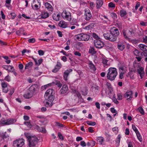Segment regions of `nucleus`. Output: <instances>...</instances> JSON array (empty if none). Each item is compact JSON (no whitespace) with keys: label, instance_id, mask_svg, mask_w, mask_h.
<instances>
[{"label":"nucleus","instance_id":"nucleus-1","mask_svg":"<svg viewBox=\"0 0 147 147\" xmlns=\"http://www.w3.org/2000/svg\"><path fill=\"white\" fill-rule=\"evenodd\" d=\"M24 135L29 142L30 147H34L37 143L38 139L36 136H32L30 134L27 132H25Z\"/></svg>","mask_w":147,"mask_h":147},{"label":"nucleus","instance_id":"nucleus-2","mask_svg":"<svg viewBox=\"0 0 147 147\" xmlns=\"http://www.w3.org/2000/svg\"><path fill=\"white\" fill-rule=\"evenodd\" d=\"M108 72L107 74V76L109 80L113 81L114 80L117 74V70L114 67H110L108 69Z\"/></svg>","mask_w":147,"mask_h":147},{"label":"nucleus","instance_id":"nucleus-3","mask_svg":"<svg viewBox=\"0 0 147 147\" xmlns=\"http://www.w3.org/2000/svg\"><path fill=\"white\" fill-rule=\"evenodd\" d=\"M35 89V86H31L24 94L23 95L24 98L26 99H29L32 98L34 94Z\"/></svg>","mask_w":147,"mask_h":147},{"label":"nucleus","instance_id":"nucleus-4","mask_svg":"<svg viewBox=\"0 0 147 147\" xmlns=\"http://www.w3.org/2000/svg\"><path fill=\"white\" fill-rule=\"evenodd\" d=\"M75 38L78 40L87 41L89 40L90 36L88 35L81 33L76 35Z\"/></svg>","mask_w":147,"mask_h":147},{"label":"nucleus","instance_id":"nucleus-5","mask_svg":"<svg viewBox=\"0 0 147 147\" xmlns=\"http://www.w3.org/2000/svg\"><path fill=\"white\" fill-rule=\"evenodd\" d=\"M110 33L112 38V39H113V41H115L119 34V30L115 27H113L111 29Z\"/></svg>","mask_w":147,"mask_h":147},{"label":"nucleus","instance_id":"nucleus-6","mask_svg":"<svg viewBox=\"0 0 147 147\" xmlns=\"http://www.w3.org/2000/svg\"><path fill=\"white\" fill-rule=\"evenodd\" d=\"M16 121L15 119L10 118L7 119H2L1 120V126L4 125H9L12 124Z\"/></svg>","mask_w":147,"mask_h":147},{"label":"nucleus","instance_id":"nucleus-7","mask_svg":"<svg viewBox=\"0 0 147 147\" xmlns=\"http://www.w3.org/2000/svg\"><path fill=\"white\" fill-rule=\"evenodd\" d=\"M24 144V140L22 138L17 139L13 142V145L15 147H22Z\"/></svg>","mask_w":147,"mask_h":147},{"label":"nucleus","instance_id":"nucleus-8","mask_svg":"<svg viewBox=\"0 0 147 147\" xmlns=\"http://www.w3.org/2000/svg\"><path fill=\"white\" fill-rule=\"evenodd\" d=\"M54 94V91L51 89L48 90L45 92V96L46 98L53 99V95Z\"/></svg>","mask_w":147,"mask_h":147},{"label":"nucleus","instance_id":"nucleus-9","mask_svg":"<svg viewBox=\"0 0 147 147\" xmlns=\"http://www.w3.org/2000/svg\"><path fill=\"white\" fill-rule=\"evenodd\" d=\"M62 16L64 19L70 21L71 19V13L68 11H63L62 13Z\"/></svg>","mask_w":147,"mask_h":147},{"label":"nucleus","instance_id":"nucleus-10","mask_svg":"<svg viewBox=\"0 0 147 147\" xmlns=\"http://www.w3.org/2000/svg\"><path fill=\"white\" fill-rule=\"evenodd\" d=\"M94 46L96 48L98 49L101 48L104 45V42L101 40L98 39H96L94 40Z\"/></svg>","mask_w":147,"mask_h":147},{"label":"nucleus","instance_id":"nucleus-11","mask_svg":"<svg viewBox=\"0 0 147 147\" xmlns=\"http://www.w3.org/2000/svg\"><path fill=\"white\" fill-rule=\"evenodd\" d=\"M31 6L34 9L38 10L40 7V3L38 0H34L32 3Z\"/></svg>","mask_w":147,"mask_h":147},{"label":"nucleus","instance_id":"nucleus-12","mask_svg":"<svg viewBox=\"0 0 147 147\" xmlns=\"http://www.w3.org/2000/svg\"><path fill=\"white\" fill-rule=\"evenodd\" d=\"M112 61L111 59H107L106 58H103L102 63L104 67L107 68L110 65L111 62Z\"/></svg>","mask_w":147,"mask_h":147},{"label":"nucleus","instance_id":"nucleus-13","mask_svg":"<svg viewBox=\"0 0 147 147\" xmlns=\"http://www.w3.org/2000/svg\"><path fill=\"white\" fill-rule=\"evenodd\" d=\"M1 85L3 92L5 93H7L9 91L8 89L7 88L8 85V83L4 82H2Z\"/></svg>","mask_w":147,"mask_h":147},{"label":"nucleus","instance_id":"nucleus-14","mask_svg":"<svg viewBox=\"0 0 147 147\" xmlns=\"http://www.w3.org/2000/svg\"><path fill=\"white\" fill-rule=\"evenodd\" d=\"M137 71L140 74L141 78H142L144 75V68L141 66H138L137 68Z\"/></svg>","mask_w":147,"mask_h":147},{"label":"nucleus","instance_id":"nucleus-15","mask_svg":"<svg viewBox=\"0 0 147 147\" xmlns=\"http://www.w3.org/2000/svg\"><path fill=\"white\" fill-rule=\"evenodd\" d=\"M123 33L124 37L126 39L128 38V37H130L133 35L132 32L129 30H123Z\"/></svg>","mask_w":147,"mask_h":147},{"label":"nucleus","instance_id":"nucleus-16","mask_svg":"<svg viewBox=\"0 0 147 147\" xmlns=\"http://www.w3.org/2000/svg\"><path fill=\"white\" fill-rule=\"evenodd\" d=\"M133 92L131 91H129L126 92L125 94V98L128 101L131 100L132 98Z\"/></svg>","mask_w":147,"mask_h":147},{"label":"nucleus","instance_id":"nucleus-17","mask_svg":"<svg viewBox=\"0 0 147 147\" xmlns=\"http://www.w3.org/2000/svg\"><path fill=\"white\" fill-rule=\"evenodd\" d=\"M53 100V99L46 98V100L44 101L45 106L47 107H49L52 106L53 105L52 103Z\"/></svg>","mask_w":147,"mask_h":147},{"label":"nucleus","instance_id":"nucleus-18","mask_svg":"<svg viewBox=\"0 0 147 147\" xmlns=\"http://www.w3.org/2000/svg\"><path fill=\"white\" fill-rule=\"evenodd\" d=\"M91 17L92 16L90 10L88 9L86 10L85 11V19L87 20H88L91 19Z\"/></svg>","mask_w":147,"mask_h":147},{"label":"nucleus","instance_id":"nucleus-19","mask_svg":"<svg viewBox=\"0 0 147 147\" xmlns=\"http://www.w3.org/2000/svg\"><path fill=\"white\" fill-rule=\"evenodd\" d=\"M2 67L10 72H13L14 70L13 67L10 65H3Z\"/></svg>","mask_w":147,"mask_h":147},{"label":"nucleus","instance_id":"nucleus-20","mask_svg":"<svg viewBox=\"0 0 147 147\" xmlns=\"http://www.w3.org/2000/svg\"><path fill=\"white\" fill-rule=\"evenodd\" d=\"M108 94L109 95L110 98L112 99L114 103L116 104H118L119 103L118 101L115 98V94L114 92L110 94Z\"/></svg>","mask_w":147,"mask_h":147},{"label":"nucleus","instance_id":"nucleus-21","mask_svg":"<svg viewBox=\"0 0 147 147\" xmlns=\"http://www.w3.org/2000/svg\"><path fill=\"white\" fill-rule=\"evenodd\" d=\"M103 36L105 39L111 41H113V39H112V38L111 33H110L109 32L105 33L103 34Z\"/></svg>","mask_w":147,"mask_h":147},{"label":"nucleus","instance_id":"nucleus-22","mask_svg":"<svg viewBox=\"0 0 147 147\" xmlns=\"http://www.w3.org/2000/svg\"><path fill=\"white\" fill-rule=\"evenodd\" d=\"M72 71V69H69L67 70L64 71V73L63 77L65 80H67V77L69 73Z\"/></svg>","mask_w":147,"mask_h":147},{"label":"nucleus","instance_id":"nucleus-23","mask_svg":"<svg viewBox=\"0 0 147 147\" xmlns=\"http://www.w3.org/2000/svg\"><path fill=\"white\" fill-rule=\"evenodd\" d=\"M88 67L91 71H94L96 70L95 67L92 61H89L88 63Z\"/></svg>","mask_w":147,"mask_h":147},{"label":"nucleus","instance_id":"nucleus-24","mask_svg":"<svg viewBox=\"0 0 147 147\" xmlns=\"http://www.w3.org/2000/svg\"><path fill=\"white\" fill-rule=\"evenodd\" d=\"M45 6L48 11L51 12L53 11V7L50 3L48 2L46 3H45Z\"/></svg>","mask_w":147,"mask_h":147},{"label":"nucleus","instance_id":"nucleus-25","mask_svg":"<svg viewBox=\"0 0 147 147\" xmlns=\"http://www.w3.org/2000/svg\"><path fill=\"white\" fill-rule=\"evenodd\" d=\"M68 88L66 85H63L60 91L61 93L64 94L66 93L68 90Z\"/></svg>","mask_w":147,"mask_h":147},{"label":"nucleus","instance_id":"nucleus-26","mask_svg":"<svg viewBox=\"0 0 147 147\" xmlns=\"http://www.w3.org/2000/svg\"><path fill=\"white\" fill-rule=\"evenodd\" d=\"M97 141L98 142L99 144L102 145H105V144L104 143V139L102 137H98L96 138Z\"/></svg>","mask_w":147,"mask_h":147},{"label":"nucleus","instance_id":"nucleus-27","mask_svg":"<svg viewBox=\"0 0 147 147\" xmlns=\"http://www.w3.org/2000/svg\"><path fill=\"white\" fill-rule=\"evenodd\" d=\"M59 26L62 28H65L67 27V22L63 21H61L59 24Z\"/></svg>","mask_w":147,"mask_h":147},{"label":"nucleus","instance_id":"nucleus-28","mask_svg":"<svg viewBox=\"0 0 147 147\" xmlns=\"http://www.w3.org/2000/svg\"><path fill=\"white\" fill-rule=\"evenodd\" d=\"M95 26V24L94 23H91L88 25L85 26L84 28V29L87 30H89L93 28Z\"/></svg>","mask_w":147,"mask_h":147},{"label":"nucleus","instance_id":"nucleus-29","mask_svg":"<svg viewBox=\"0 0 147 147\" xmlns=\"http://www.w3.org/2000/svg\"><path fill=\"white\" fill-rule=\"evenodd\" d=\"M125 47V45H124L123 43L119 42L118 44L117 48L121 51L123 50Z\"/></svg>","mask_w":147,"mask_h":147},{"label":"nucleus","instance_id":"nucleus-30","mask_svg":"<svg viewBox=\"0 0 147 147\" xmlns=\"http://www.w3.org/2000/svg\"><path fill=\"white\" fill-rule=\"evenodd\" d=\"M60 16V15L57 13H54L53 15V18L56 21H58L59 20Z\"/></svg>","mask_w":147,"mask_h":147},{"label":"nucleus","instance_id":"nucleus-31","mask_svg":"<svg viewBox=\"0 0 147 147\" xmlns=\"http://www.w3.org/2000/svg\"><path fill=\"white\" fill-rule=\"evenodd\" d=\"M140 49L142 51H147V46L145 45L140 44L138 46Z\"/></svg>","mask_w":147,"mask_h":147},{"label":"nucleus","instance_id":"nucleus-32","mask_svg":"<svg viewBox=\"0 0 147 147\" xmlns=\"http://www.w3.org/2000/svg\"><path fill=\"white\" fill-rule=\"evenodd\" d=\"M61 65L60 63L57 64L53 69L52 71L54 73L57 72L61 68Z\"/></svg>","mask_w":147,"mask_h":147},{"label":"nucleus","instance_id":"nucleus-33","mask_svg":"<svg viewBox=\"0 0 147 147\" xmlns=\"http://www.w3.org/2000/svg\"><path fill=\"white\" fill-rule=\"evenodd\" d=\"M49 13L47 12L44 11L42 12L41 14V17L42 18H46L49 16Z\"/></svg>","mask_w":147,"mask_h":147},{"label":"nucleus","instance_id":"nucleus-34","mask_svg":"<svg viewBox=\"0 0 147 147\" xmlns=\"http://www.w3.org/2000/svg\"><path fill=\"white\" fill-rule=\"evenodd\" d=\"M32 59L34 61L35 65H40L42 62V59H40L38 60H37L34 58H33Z\"/></svg>","mask_w":147,"mask_h":147},{"label":"nucleus","instance_id":"nucleus-35","mask_svg":"<svg viewBox=\"0 0 147 147\" xmlns=\"http://www.w3.org/2000/svg\"><path fill=\"white\" fill-rule=\"evenodd\" d=\"M103 2L102 0H97L96 2V7L97 8L100 7L102 5Z\"/></svg>","mask_w":147,"mask_h":147},{"label":"nucleus","instance_id":"nucleus-36","mask_svg":"<svg viewBox=\"0 0 147 147\" xmlns=\"http://www.w3.org/2000/svg\"><path fill=\"white\" fill-rule=\"evenodd\" d=\"M106 84L110 92V93H109V94H110L113 92V88L110 84L107 82Z\"/></svg>","mask_w":147,"mask_h":147},{"label":"nucleus","instance_id":"nucleus-37","mask_svg":"<svg viewBox=\"0 0 147 147\" xmlns=\"http://www.w3.org/2000/svg\"><path fill=\"white\" fill-rule=\"evenodd\" d=\"M119 73L125 74L126 72V68L124 66H120L119 68Z\"/></svg>","mask_w":147,"mask_h":147},{"label":"nucleus","instance_id":"nucleus-38","mask_svg":"<svg viewBox=\"0 0 147 147\" xmlns=\"http://www.w3.org/2000/svg\"><path fill=\"white\" fill-rule=\"evenodd\" d=\"M121 137V136L119 134L118 135L116 139V144L117 146H119V145Z\"/></svg>","mask_w":147,"mask_h":147},{"label":"nucleus","instance_id":"nucleus-39","mask_svg":"<svg viewBox=\"0 0 147 147\" xmlns=\"http://www.w3.org/2000/svg\"><path fill=\"white\" fill-rule=\"evenodd\" d=\"M120 14L121 17H123L127 14V12L126 11L123 9L120 11Z\"/></svg>","mask_w":147,"mask_h":147},{"label":"nucleus","instance_id":"nucleus-40","mask_svg":"<svg viewBox=\"0 0 147 147\" xmlns=\"http://www.w3.org/2000/svg\"><path fill=\"white\" fill-rule=\"evenodd\" d=\"M137 110H138L142 115H144V109L142 107H139Z\"/></svg>","mask_w":147,"mask_h":147},{"label":"nucleus","instance_id":"nucleus-41","mask_svg":"<svg viewBox=\"0 0 147 147\" xmlns=\"http://www.w3.org/2000/svg\"><path fill=\"white\" fill-rule=\"evenodd\" d=\"M33 63L32 62L30 61L28 63H27L25 65V69H28L29 67H31Z\"/></svg>","mask_w":147,"mask_h":147},{"label":"nucleus","instance_id":"nucleus-42","mask_svg":"<svg viewBox=\"0 0 147 147\" xmlns=\"http://www.w3.org/2000/svg\"><path fill=\"white\" fill-rule=\"evenodd\" d=\"M136 135L137 136L138 139L140 142H142V137L140 134L139 132H138L136 133Z\"/></svg>","mask_w":147,"mask_h":147},{"label":"nucleus","instance_id":"nucleus-43","mask_svg":"<svg viewBox=\"0 0 147 147\" xmlns=\"http://www.w3.org/2000/svg\"><path fill=\"white\" fill-rule=\"evenodd\" d=\"M115 7V4L112 2H110L108 4V7L109 8H114Z\"/></svg>","mask_w":147,"mask_h":147},{"label":"nucleus","instance_id":"nucleus-44","mask_svg":"<svg viewBox=\"0 0 147 147\" xmlns=\"http://www.w3.org/2000/svg\"><path fill=\"white\" fill-rule=\"evenodd\" d=\"M86 123L87 124L90 125L94 126L96 124V123L95 122H92L90 121H87Z\"/></svg>","mask_w":147,"mask_h":147},{"label":"nucleus","instance_id":"nucleus-45","mask_svg":"<svg viewBox=\"0 0 147 147\" xmlns=\"http://www.w3.org/2000/svg\"><path fill=\"white\" fill-rule=\"evenodd\" d=\"M132 129H133V130L135 131L136 133L139 132L135 125L133 124L132 125Z\"/></svg>","mask_w":147,"mask_h":147},{"label":"nucleus","instance_id":"nucleus-46","mask_svg":"<svg viewBox=\"0 0 147 147\" xmlns=\"http://www.w3.org/2000/svg\"><path fill=\"white\" fill-rule=\"evenodd\" d=\"M110 16L111 17L113 18V19H115L117 18V16L116 14L114 13H111Z\"/></svg>","mask_w":147,"mask_h":147},{"label":"nucleus","instance_id":"nucleus-47","mask_svg":"<svg viewBox=\"0 0 147 147\" xmlns=\"http://www.w3.org/2000/svg\"><path fill=\"white\" fill-rule=\"evenodd\" d=\"M16 14L14 13H10L9 15V16L11 17V18L12 19H14L16 16Z\"/></svg>","mask_w":147,"mask_h":147},{"label":"nucleus","instance_id":"nucleus-48","mask_svg":"<svg viewBox=\"0 0 147 147\" xmlns=\"http://www.w3.org/2000/svg\"><path fill=\"white\" fill-rule=\"evenodd\" d=\"M89 52L92 54H94L96 53V51L93 48H91L89 50Z\"/></svg>","mask_w":147,"mask_h":147},{"label":"nucleus","instance_id":"nucleus-49","mask_svg":"<svg viewBox=\"0 0 147 147\" xmlns=\"http://www.w3.org/2000/svg\"><path fill=\"white\" fill-rule=\"evenodd\" d=\"M140 24L142 26H147V22L142 21L140 22Z\"/></svg>","mask_w":147,"mask_h":147},{"label":"nucleus","instance_id":"nucleus-50","mask_svg":"<svg viewBox=\"0 0 147 147\" xmlns=\"http://www.w3.org/2000/svg\"><path fill=\"white\" fill-rule=\"evenodd\" d=\"M134 54L136 56H138L140 54V52L137 49H135L134 51Z\"/></svg>","mask_w":147,"mask_h":147},{"label":"nucleus","instance_id":"nucleus-51","mask_svg":"<svg viewBox=\"0 0 147 147\" xmlns=\"http://www.w3.org/2000/svg\"><path fill=\"white\" fill-rule=\"evenodd\" d=\"M14 92V89L13 88H11L9 90V94L10 95H12Z\"/></svg>","mask_w":147,"mask_h":147},{"label":"nucleus","instance_id":"nucleus-52","mask_svg":"<svg viewBox=\"0 0 147 147\" xmlns=\"http://www.w3.org/2000/svg\"><path fill=\"white\" fill-rule=\"evenodd\" d=\"M74 55L80 57L81 56V53L79 51H75L74 53Z\"/></svg>","mask_w":147,"mask_h":147},{"label":"nucleus","instance_id":"nucleus-53","mask_svg":"<svg viewBox=\"0 0 147 147\" xmlns=\"http://www.w3.org/2000/svg\"><path fill=\"white\" fill-rule=\"evenodd\" d=\"M4 80L8 82H10L11 80V79L9 75H8L6 76L4 78Z\"/></svg>","mask_w":147,"mask_h":147},{"label":"nucleus","instance_id":"nucleus-54","mask_svg":"<svg viewBox=\"0 0 147 147\" xmlns=\"http://www.w3.org/2000/svg\"><path fill=\"white\" fill-rule=\"evenodd\" d=\"M122 95L121 93L118 94H117V99L119 100H121L122 99Z\"/></svg>","mask_w":147,"mask_h":147},{"label":"nucleus","instance_id":"nucleus-55","mask_svg":"<svg viewBox=\"0 0 147 147\" xmlns=\"http://www.w3.org/2000/svg\"><path fill=\"white\" fill-rule=\"evenodd\" d=\"M58 135L59 138L62 140H63V137L62 134L60 133L59 132L58 134Z\"/></svg>","mask_w":147,"mask_h":147},{"label":"nucleus","instance_id":"nucleus-56","mask_svg":"<svg viewBox=\"0 0 147 147\" xmlns=\"http://www.w3.org/2000/svg\"><path fill=\"white\" fill-rule=\"evenodd\" d=\"M24 123L26 125H27L28 127H31V125L30 122L28 121L25 122Z\"/></svg>","mask_w":147,"mask_h":147},{"label":"nucleus","instance_id":"nucleus-57","mask_svg":"<svg viewBox=\"0 0 147 147\" xmlns=\"http://www.w3.org/2000/svg\"><path fill=\"white\" fill-rule=\"evenodd\" d=\"M80 144L82 147H85L86 146V143L84 141H82L80 142Z\"/></svg>","mask_w":147,"mask_h":147},{"label":"nucleus","instance_id":"nucleus-58","mask_svg":"<svg viewBox=\"0 0 147 147\" xmlns=\"http://www.w3.org/2000/svg\"><path fill=\"white\" fill-rule=\"evenodd\" d=\"M35 41V39L34 38H31L28 40V42L29 43H33Z\"/></svg>","mask_w":147,"mask_h":147},{"label":"nucleus","instance_id":"nucleus-59","mask_svg":"<svg viewBox=\"0 0 147 147\" xmlns=\"http://www.w3.org/2000/svg\"><path fill=\"white\" fill-rule=\"evenodd\" d=\"M95 105L97 109H100V104L98 102H95Z\"/></svg>","mask_w":147,"mask_h":147},{"label":"nucleus","instance_id":"nucleus-60","mask_svg":"<svg viewBox=\"0 0 147 147\" xmlns=\"http://www.w3.org/2000/svg\"><path fill=\"white\" fill-rule=\"evenodd\" d=\"M38 53L40 55L42 56L44 55L43 51L42 50H39L38 51Z\"/></svg>","mask_w":147,"mask_h":147},{"label":"nucleus","instance_id":"nucleus-61","mask_svg":"<svg viewBox=\"0 0 147 147\" xmlns=\"http://www.w3.org/2000/svg\"><path fill=\"white\" fill-rule=\"evenodd\" d=\"M1 18L3 19H4L5 18V15L3 13V12L2 11H1Z\"/></svg>","mask_w":147,"mask_h":147},{"label":"nucleus","instance_id":"nucleus-62","mask_svg":"<svg viewBox=\"0 0 147 147\" xmlns=\"http://www.w3.org/2000/svg\"><path fill=\"white\" fill-rule=\"evenodd\" d=\"M5 6L9 9H11V7L10 4H5Z\"/></svg>","mask_w":147,"mask_h":147},{"label":"nucleus","instance_id":"nucleus-63","mask_svg":"<svg viewBox=\"0 0 147 147\" xmlns=\"http://www.w3.org/2000/svg\"><path fill=\"white\" fill-rule=\"evenodd\" d=\"M111 111L112 113H116L117 111L114 108H111Z\"/></svg>","mask_w":147,"mask_h":147},{"label":"nucleus","instance_id":"nucleus-64","mask_svg":"<svg viewBox=\"0 0 147 147\" xmlns=\"http://www.w3.org/2000/svg\"><path fill=\"white\" fill-rule=\"evenodd\" d=\"M23 117L25 121H28L29 119V117L28 116L24 115Z\"/></svg>","mask_w":147,"mask_h":147}]
</instances>
